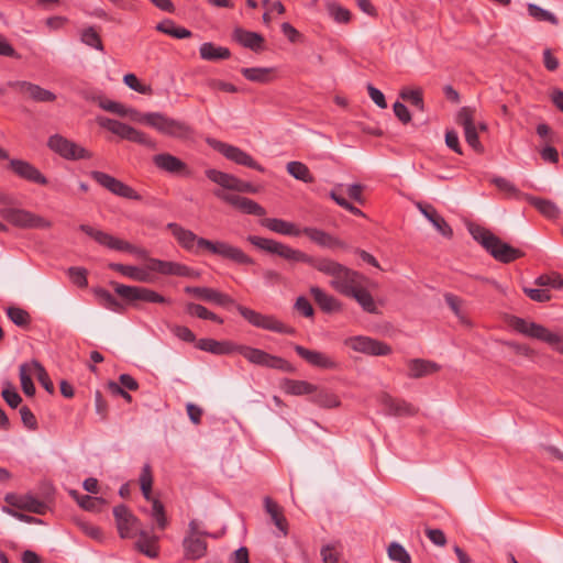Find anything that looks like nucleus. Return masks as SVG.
Listing matches in <instances>:
<instances>
[{"label":"nucleus","instance_id":"obj_1","mask_svg":"<svg viewBox=\"0 0 563 563\" xmlns=\"http://www.w3.org/2000/svg\"><path fill=\"white\" fill-rule=\"evenodd\" d=\"M96 101L103 110L133 122L145 124L164 135L179 140H186L191 135L192 131L189 125L162 112H140L135 108L126 107L103 97L97 98Z\"/></svg>","mask_w":563,"mask_h":563},{"label":"nucleus","instance_id":"obj_2","mask_svg":"<svg viewBox=\"0 0 563 563\" xmlns=\"http://www.w3.org/2000/svg\"><path fill=\"white\" fill-rule=\"evenodd\" d=\"M328 276L330 286L340 294L351 297L369 313H376L377 308L373 296L367 289L369 280L362 274L335 262Z\"/></svg>","mask_w":563,"mask_h":563},{"label":"nucleus","instance_id":"obj_3","mask_svg":"<svg viewBox=\"0 0 563 563\" xmlns=\"http://www.w3.org/2000/svg\"><path fill=\"white\" fill-rule=\"evenodd\" d=\"M249 241L253 245L269 253L276 254L289 262L307 263L327 276L329 275V273H331L330 271L332 269L335 263V261L328 257H312L299 250L292 249L286 244L276 242L274 240L252 235L249 236Z\"/></svg>","mask_w":563,"mask_h":563},{"label":"nucleus","instance_id":"obj_4","mask_svg":"<svg viewBox=\"0 0 563 563\" xmlns=\"http://www.w3.org/2000/svg\"><path fill=\"white\" fill-rule=\"evenodd\" d=\"M470 233L498 261L508 263L522 255L519 250L503 242L492 232L479 225H471Z\"/></svg>","mask_w":563,"mask_h":563},{"label":"nucleus","instance_id":"obj_5","mask_svg":"<svg viewBox=\"0 0 563 563\" xmlns=\"http://www.w3.org/2000/svg\"><path fill=\"white\" fill-rule=\"evenodd\" d=\"M508 323L516 331L527 336L544 341L563 354V336L551 332L545 327L517 317L509 318Z\"/></svg>","mask_w":563,"mask_h":563},{"label":"nucleus","instance_id":"obj_6","mask_svg":"<svg viewBox=\"0 0 563 563\" xmlns=\"http://www.w3.org/2000/svg\"><path fill=\"white\" fill-rule=\"evenodd\" d=\"M7 206L0 209V216L11 224L22 229H49L53 223L46 218L24 209Z\"/></svg>","mask_w":563,"mask_h":563},{"label":"nucleus","instance_id":"obj_7","mask_svg":"<svg viewBox=\"0 0 563 563\" xmlns=\"http://www.w3.org/2000/svg\"><path fill=\"white\" fill-rule=\"evenodd\" d=\"M97 122L101 128L109 130L123 140H128L151 148L156 146L155 141L151 136L137 129H134L131 125L107 117H99Z\"/></svg>","mask_w":563,"mask_h":563},{"label":"nucleus","instance_id":"obj_8","mask_svg":"<svg viewBox=\"0 0 563 563\" xmlns=\"http://www.w3.org/2000/svg\"><path fill=\"white\" fill-rule=\"evenodd\" d=\"M207 536L210 534L202 529V523L199 520L192 519L189 522L188 531L183 542L187 559L197 560L206 554L207 542L203 538Z\"/></svg>","mask_w":563,"mask_h":563},{"label":"nucleus","instance_id":"obj_9","mask_svg":"<svg viewBox=\"0 0 563 563\" xmlns=\"http://www.w3.org/2000/svg\"><path fill=\"white\" fill-rule=\"evenodd\" d=\"M79 229L101 245L108 246L109 249H112L115 251L130 252V253H134L141 257H145L144 251L139 250V249L134 247L132 244H130L129 242L118 239L102 230L96 229L88 224H81L79 227Z\"/></svg>","mask_w":563,"mask_h":563},{"label":"nucleus","instance_id":"obj_10","mask_svg":"<svg viewBox=\"0 0 563 563\" xmlns=\"http://www.w3.org/2000/svg\"><path fill=\"white\" fill-rule=\"evenodd\" d=\"M112 286L115 292L125 299L131 305H136L137 301L145 302H157V303H167L168 300L157 294L154 290L143 287L135 286H126L123 284L112 283Z\"/></svg>","mask_w":563,"mask_h":563},{"label":"nucleus","instance_id":"obj_11","mask_svg":"<svg viewBox=\"0 0 563 563\" xmlns=\"http://www.w3.org/2000/svg\"><path fill=\"white\" fill-rule=\"evenodd\" d=\"M168 229L181 247L189 252L201 254L203 251H209L211 246V241L199 238L192 231L184 229L176 223H169Z\"/></svg>","mask_w":563,"mask_h":563},{"label":"nucleus","instance_id":"obj_12","mask_svg":"<svg viewBox=\"0 0 563 563\" xmlns=\"http://www.w3.org/2000/svg\"><path fill=\"white\" fill-rule=\"evenodd\" d=\"M235 350L253 364L286 372L292 371V367L285 360L271 355L262 350L243 345L235 347Z\"/></svg>","mask_w":563,"mask_h":563},{"label":"nucleus","instance_id":"obj_13","mask_svg":"<svg viewBox=\"0 0 563 563\" xmlns=\"http://www.w3.org/2000/svg\"><path fill=\"white\" fill-rule=\"evenodd\" d=\"M207 177L222 187L223 189L234 190L240 192L256 194L258 188L250 183H245L231 174H227L217 169L206 170Z\"/></svg>","mask_w":563,"mask_h":563},{"label":"nucleus","instance_id":"obj_14","mask_svg":"<svg viewBox=\"0 0 563 563\" xmlns=\"http://www.w3.org/2000/svg\"><path fill=\"white\" fill-rule=\"evenodd\" d=\"M48 146L51 150L67 159H85L91 157V153L89 151L60 135L51 136L48 140Z\"/></svg>","mask_w":563,"mask_h":563},{"label":"nucleus","instance_id":"obj_15","mask_svg":"<svg viewBox=\"0 0 563 563\" xmlns=\"http://www.w3.org/2000/svg\"><path fill=\"white\" fill-rule=\"evenodd\" d=\"M4 501L7 504L5 507H10L14 510H21V511H27V512H34L37 515H44L46 512V505L34 497L31 494H7L4 497Z\"/></svg>","mask_w":563,"mask_h":563},{"label":"nucleus","instance_id":"obj_16","mask_svg":"<svg viewBox=\"0 0 563 563\" xmlns=\"http://www.w3.org/2000/svg\"><path fill=\"white\" fill-rule=\"evenodd\" d=\"M475 110L470 107L460 109L456 115V122L463 128L466 142L477 152H483L477 135V126L474 121Z\"/></svg>","mask_w":563,"mask_h":563},{"label":"nucleus","instance_id":"obj_17","mask_svg":"<svg viewBox=\"0 0 563 563\" xmlns=\"http://www.w3.org/2000/svg\"><path fill=\"white\" fill-rule=\"evenodd\" d=\"M113 515L122 538H134L142 530L140 520L125 506L115 507Z\"/></svg>","mask_w":563,"mask_h":563},{"label":"nucleus","instance_id":"obj_18","mask_svg":"<svg viewBox=\"0 0 563 563\" xmlns=\"http://www.w3.org/2000/svg\"><path fill=\"white\" fill-rule=\"evenodd\" d=\"M345 344L355 352L369 355H388L391 352L389 345L368 336H353L345 340Z\"/></svg>","mask_w":563,"mask_h":563},{"label":"nucleus","instance_id":"obj_19","mask_svg":"<svg viewBox=\"0 0 563 563\" xmlns=\"http://www.w3.org/2000/svg\"><path fill=\"white\" fill-rule=\"evenodd\" d=\"M238 309L240 313L254 327L279 333L292 332V330L287 329L282 322L272 316H264L242 306H240Z\"/></svg>","mask_w":563,"mask_h":563},{"label":"nucleus","instance_id":"obj_20","mask_svg":"<svg viewBox=\"0 0 563 563\" xmlns=\"http://www.w3.org/2000/svg\"><path fill=\"white\" fill-rule=\"evenodd\" d=\"M8 85L35 102H54L56 100L54 92L30 81H10Z\"/></svg>","mask_w":563,"mask_h":563},{"label":"nucleus","instance_id":"obj_21","mask_svg":"<svg viewBox=\"0 0 563 563\" xmlns=\"http://www.w3.org/2000/svg\"><path fill=\"white\" fill-rule=\"evenodd\" d=\"M213 146L216 150H218L221 154H223L228 159L244 165L254 169H257L260 172H263L264 168L257 164L246 152L242 151L241 148L229 145L221 142H214Z\"/></svg>","mask_w":563,"mask_h":563},{"label":"nucleus","instance_id":"obj_22","mask_svg":"<svg viewBox=\"0 0 563 563\" xmlns=\"http://www.w3.org/2000/svg\"><path fill=\"white\" fill-rule=\"evenodd\" d=\"M378 401L385 408V412L390 416H415L418 409L411 404L402 399H396L387 393H382L378 396Z\"/></svg>","mask_w":563,"mask_h":563},{"label":"nucleus","instance_id":"obj_23","mask_svg":"<svg viewBox=\"0 0 563 563\" xmlns=\"http://www.w3.org/2000/svg\"><path fill=\"white\" fill-rule=\"evenodd\" d=\"M208 252L229 258L239 264H253V260L250 256H247L242 250L227 242L211 241V246L209 247Z\"/></svg>","mask_w":563,"mask_h":563},{"label":"nucleus","instance_id":"obj_24","mask_svg":"<svg viewBox=\"0 0 563 563\" xmlns=\"http://www.w3.org/2000/svg\"><path fill=\"white\" fill-rule=\"evenodd\" d=\"M295 351L298 353L300 357L307 361L309 364L320 367L332 369L336 367L335 361H333L329 355L313 350H308L301 345H295Z\"/></svg>","mask_w":563,"mask_h":563},{"label":"nucleus","instance_id":"obj_25","mask_svg":"<svg viewBox=\"0 0 563 563\" xmlns=\"http://www.w3.org/2000/svg\"><path fill=\"white\" fill-rule=\"evenodd\" d=\"M185 291L189 295H192L197 299L207 301V302H214L219 306H228L233 302V300L214 289L211 288H205V287H186Z\"/></svg>","mask_w":563,"mask_h":563},{"label":"nucleus","instance_id":"obj_26","mask_svg":"<svg viewBox=\"0 0 563 563\" xmlns=\"http://www.w3.org/2000/svg\"><path fill=\"white\" fill-rule=\"evenodd\" d=\"M416 207L443 236L452 235V229L446 223V221L438 213L433 206L421 201H417Z\"/></svg>","mask_w":563,"mask_h":563},{"label":"nucleus","instance_id":"obj_27","mask_svg":"<svg viewBox=\"0 0 563 563\" xmlns=\"http://www.w3.org/2000/svg\"><path fill=\"white\" fill-rule=\"evenodd\" d=\"M408 376L410 378H422L430 376L440 371L441 366L435 362L423 360V358H412L408 361Z\"/></svg>","mask_w":563,"mask_h":563},{"label":"nucleus","instance_id":"obj_28","mask_svg":"<svg viewBox=\"0 0 563 563\" xmlns=\"http://www.w3.org/2000/svg\"><path fill=\"white\" fill-rule=\"evenodd\" d=\"M10 165L12 170L24 179L40 185H45L47 183V179L40 173V170L27 162L13 159Z\"/></svg>","mask_w":563,"mask_h":563},{"label":"nucleus","instance_id":"obj_29","mask_svg":"<svg viewBox=\"0 0 563 563\" xmlns=\"http://www.w3.org/2000/svg\"><path fill=\"white\" fill-rule=\"evenodd\" d=\"M153 162L158 168L168 173L183 174L187 170V166L184 162L168 153L155 155Z\"/></svg>","mask_w":563,"mask_h":563},{"label":"nucleus","instance_id":"obj_30","mask_svg":"<svg viewBox=\"0 0 563 563\" xmlns=\"http://www.w3.org/2000/svg\"><path fill=\"white\" fill-rule=\"evenodd\" d=\"M301 233L321 247L335 249L342 246L341 241L317 228H303Z\"/></svg>","mask_w":563,"mask_h":563},{"label":"nucleus","instance_id":"obj_31","mask_svg":"<svg viewBox=\"0 0 563 563\" xmlns=\"http://www.w3.org/2000/svg\"><path fill=\"white\" fill-rule=\"evenodd\" d=\"M310 295L325 312L339 311L341 309L340 301L318 286L310 287Z\"/></svg>","mask_w":563,"mask_h":563},{"label":"nucleus","instance_id":"obj_32","mask_svg":"<svg viewBox=\"0 0 563 563\" xmlns=\"http://www.w3.org/2000/svg\"><path fill=\"white\" fill-rule=\"evenodd\" d=\"M109 267L113 271L119 272L123 276L140 283H148L152 279L151 274L147 269L139 266L123 265L118 263H111Z\"/></svg>","mask_w":563,"mask_h":563},{"label":"nucleus","instance_id":"obj_33","mask_svg":"<svg viewBox=\"0 0 563 563\" xmlns=\"http://www.w3.org/2000/svg\"><path fill=\"white\" fill-rule=\"evenodd\" d=\"M264 506L276 528L283 533V536H286L288 531V523L283 515L282 507L269 497L264 499Z\"/></svg>","mask_w":563,"mask_h":563},{"label":"nucleus","instance_id":"obj_34","mask_svg":"<svg viewBox=\"0 0 563 563\" xmlns=\"http://www.w3.org/2000/svg\"><path fill=\"white\" fill-rule=\"evenodd\" d=\"M280 387L286 394L294 396L313 395L318 390V386L313 384L294 379H284Z\"/></svg>","mask_w":563,"mask_h":563},{"label":"nucleus","instance_id":"obj_35","mask_svg":"<svg viewBox=\"0 0 563 563\" xmlns=\"http://www.w3.org/2000/svg\"><path fill=\"white\" fill-rule=\"evenodd\" d=\"M525 198L545 218L554 220L559 217L560 209L553 201L530 195H525Z\"/></svg>","mask_w":563,"mask_h":563},{"label":"nucleus","instance_id":"obj_36","mask_svg":"<svg viewBox=\"0 0 563 563\" xmlns=\"http://www.w3.org/2000/svg\"><path fill=\"white\" fill-rule=\"evenodd\" d=\"M137 541H136V548L147 555L148 558H155L158 553V537L150 533L146 530H140L137 533Z\"/></svg>","mask_w":563,"mask_h":563},{"label":"nucleus","instance_id":"obj_37","mask_svg":"<svg viewBox=\"0 0 563 563\" xmlns=\"http://www.w3.org/2000/svg\"><path fill=\"white\" fill-rule=\"evenodd\" d=\"M262 224L269 229L273 232L283 234V235H291L297 236L301 233L302 230L298 229L294 223L275 218L264 219Z\"/></svg>","mask_w":563,"mask_h":563},{"label":"nucleus","instance_id":"obj_38","mask_svg":"<svg viewBox=\"0 0 563 563\" xmlns=\"http://www.w3.org/2000/svg\"><path fill=\"white\" fill-rule=\"evenodd\" d=\"M444 300L461 323L467 327L472 325V322L467 317L465 301L462 298L448 292L444 295Z\"/></svg>","mask_w":563,"mask_h":563},{"label":"nucleus","instance_id":"obj_39","mask_svg":"<svg viewBox=\"0 0 563 563\" xmlns=\"http://www.w3.org/2000/svg\"><path fill=\"white\" fill-rule=\"evenodd\" d=\"M201 58L206 60H220L230 57L231 53L229 48L222 46H216L212 43H203L199 49Z\"/></svg>","mask_w":563,"mask_h":563},{"label":"nucleus","instance_id":"obj_40","mask_svg":"<svg viewBox=\"0 0 563 563\" xmlns=\"http://www.w3.org/2000/svg\"><path fill=\"white\" fill-rule=\"evenodd\" d=\"M312 401L323 408H338L341 405L339 397L329 389L319 388L313 394Z\"/></svg>","mask_w":563,"mask_h":563},{"label":"nucleus","instance_id":"obj_41","mask_svg":"<svg viewBox=\"0 0 563 563\" xmlns=\"http://www.w3.org/2000/svg\"><path fill=\"white\" fill-rule=\"evenodd\" d=\"M234 38L244 45L245 47H250L251 49H257L261 47L263 43V37L254 32H249L243 29H235Z\"/></svg>","mask_w":563,"mask_h":563},{"label":"nucleus","instance_id":"obj_42","mask_svg":"<svg viewBox=\"0 0 563 563\" xmlns=\"http://www.w3.org/2000/svg\"><path fill=\"white\" fill-rule=\"evenodd\" d=\"M241 73L243 76L255 82L265 84L271 81L272 75L274 74V68H265V67H252V68H242Z\"/></svg>","mask_w":563,"mask_h":563},{"label":"nucleus","instance_id":"obj_43","mask_svg":"<svg viewBox=\"0 0 563 563\" xmlns=\"http://www.w3.org/2000/svg\"><path fill=\"white\" fill-rule=\"evenodd\" d=\"M34 376L33 363H24L20 366V380L23 393L26 396H33L35 394V387L32 382Z\"/></svg>","mask_w":563,"mask_h":563},{"label":"nucleus","instance_id":"obj_44","mask_svg":"<svg viewBox=\"0 0 563 563\" xmlns=\"http://www.w3.org/2000/svg\"><path fill=\"white\" fill-rule=\"evenodd\" d=\"M197 346L202 351L213 354H228L234 350V347L230 346L228 343L212 339H201L198 341Z\"/></svg>","mask_w":563,"mask_h":563},{"label":"nucleus","instance_id":"obj_45","mask_svg":"<svg viewBox=\"0 0 563 563\" xmlns=\"http://www.w3.org/2000/svg\"><path fill=\"white\" fill-rule=\"evenodd\" d=\"M97 297L100 300V303L117 313H122L124 311V306L121 303L118 299H115L109 291L104 289H97L96 291Z\"/></svg>","mask_w":563,"mask_h":563},{"label":"nucleus","instance_id":"obj_46","mask_svg":"<svg viewBox=\"0 0 563 563\" xmlns=\"http://www.w3.org/2000/svg\"><path fill=\"white\" fill-rule=\"evenodd\" d=\"M287 172L295 177L296 179H299L305 183H312L313 177L309 172V168L300 163V162H289L287 164Z\"/></svg>","mask_w":563,"mask_h":563},{"label":"nucleus","instance_id":"obj_47","mask_svg":"<svg viewBox=\"0 0 563 563\" xmlns=\"http://www.w3.org/2000/svg\"><path fill=\"white\" fill-rule=\"evenodd\" d=\"M157 31L168 34L176 38H186L191 35V32L187 29L176 26L174 22L166 20L156 26Z\"/></svg>","mask_w":563,"mask_h":563},{"label":"nucleus","instance_id":"obj_48","mask_svg":"<svg viewBox=\"0 0 563 563\" xmlns=\"http://www.w3.org/2000/svg\"><path fill=\"white\" fill-rule=\"evenodd\" d=\"M327 10L330 16L338 23H347L351 20V12L336 2H328Z\"/></svg>","mask_w":563,"mask_h":563},{"label":"nucleus","instance_id":"obj_49","mask_svg":"<svg viewBox=\"0 0 563 563\" xmlns=\"http://www.w3.org/2000/svg\"><path fill=\"white\" fill-rule=\"evenodd\" d=\"M151 503L152 507L150 510V516L153 518V520H155L157 527L163 530L167 527L168 523L164 506L157 499H153Z\"/></svg>","mask_w":563,"mask_h":563},{"label":"nucleus","instance_id":"obj_50","mask_svg":"<svg viewBox=\"0 0 563 563\" xmlns=\"http://www.w3.org/2000/svg\"><path fill=\"white\" fill-rule=\"evenodd\" d=\"M528 12L533 19H536L538 21H547L553 25H556L559 23L558 18L553 13L542 9L541 7H539L537 4L529 3Z\"/></svg>","mask_w":563,"mask_h":563},{"label":"nucleus","instance_id":"obj_51","mask_svg":"<svg viewBox=\"0 0 563 563\" xmlns=\"http://www.w3.org/2000/svg\"><path fill=\"white\" fill-rule=\"evenodd\" d=\"M387 552H388L389 559L395 562H399V563H410L411 562L409 553L406 551V549L401 544H399L397 542H391L387 549Z\"/></svg>","mask_w":563,"mask_h":563},{"label":"nucleus","instance_id":"obj_52","mask_svg":"<svg viewBox=\"0 0 563 563\" xmlns=\"http://www.w3.org/2000/svg\"><path fill=\"white\" fill-rule=\"evenodd\" d=\"M152 484L153 477L151 473V467L148 465H145L140 476V485L145 499L148 501L154 499L152 497Z\"/></svg>","mask_w":563,"mask_h":563},{"label":"nucleus","instance_id":"obj_53","mask_svg":"<svg viewBox=\"0 0 563 563\" xmlns=\"http://www.w3.org/2000/svg\"><path fill=\"white\" fill-rule=\"evenodd\" d=\"M71 496L77 500L79 506L85 510L95 511L98 506L103 503L101 498L90 497L87 495H79L77 492H71Z\"/></svg>","mask_w":563,"mask_h":563},{"label":"nucleus","instance_id":"obj_54","mask_svg":"<svg viewBox=\"0 0 563 563\" xmlns=\"http://www.w3.org/2000/svg\"><path fill=\"white\" fill-rule=\"evenodd\" d=\"M186 309L189 314L197 316L198 318L210 319V320L217 321L219 323L222 322V319H220L217 314L210 312L203 306L190 302V303H187Z\"/></svg>","mask_w":563,"mask_h":563},{"label":"nucleus","instance_id":"obj_55","mask_svg":"<svg viewBox=\"0 0 563 563\" xmlns=\"http://www.w3.org/2000/svg\"><path fill=\"white\" fill-rule=\"evenodd\" d=\"M32 363H33L34 376L37 378L40 384L48 393H53L54 385H53L52 380L49 379L48 374L46 373L45 368L40 363H37L36 361H32Z\"/></svg>","mask_w":563,"mask_h":563},{"label":"nucleus","instance_id":"obj_56","mask_svg":"<svg viewBox=\"0 0 563 563\" xmlns=\"http://www.w3.org/2000/svg\"><path fill=\"white\" fill-rule=\"evenodd\" d=\"M400 98L405 101L410 102L419 109L423 108V99H422V90L421 89H410L404 88L400 91Z\"/></svg>","mask_w":563,"mask_h":563},{"label":"nucleus","instance_id":"obj_57","mask_svg":"<svg viewBox=\"0 0 563 563\" xmlns=\"http://www.w3.org/2000/svg\"><path fill=\"white\" fill-rule=\"evenodd\" d=\"M81 41L86 45L91 46L96 49L102 51L103 48L100 36L93 27H88L82 31Z\"/></svg>","mask_w":563,"mask_h":563},{"label":"nucleus","instance_id":"obj_58","mask_svg":"<svg viewBox=\"0 0 563 563\" xmlns=\"http://www.w3.org/2000/svg\"><path fill=\"white\" fill-rule=\"evenodd\" d=\"M123 82L131 89L140 92V93H144V95H151L152 93V88L151 86H147V85H144L142 82H140V80L137 79V77L134 75V74H126L124 75L123 77Z\"/></svg>","mask_w":563,"mask_h":563},{"label":"nucleus","instance_id":"obj_59","mask_svg":"<svg viewBox=\"0 0 563 563\" xmlns=\"http://www.w3.org/2000/svg\"><path fill=\"white\" fill-rule=\"evenodd\" d=\"M7 314L9 319L19 327L27 324L30 320L29 313L25 310L16 307L8 308Z\"/></svg>","mask_w":563,"mask_h":563},{"label":"nucleus","instance_id":"obj_60","mask_svg":"<svg viewBox=\"0 0 563 563\" xmlns=\"http://www.w3.org/2000/svg\"><path fill=\"white\" fill-rule=\"evenodd\" d=\"M321 558L323 563H341V552L336 545L327 544L321 549Z\"/></svg>","mask_w":563,"mask_h":563},{"label":"nucleus","instance_id":"obj_61","mask_svg":"<svg viewBox=\"0 0 563 563\" xmlns=\"http://www.w3.org/2000/svg\"><path fill=\"white\" fill-rule=\"evenodd\" d=\"M240 210L247 214H254L258 217H263L266 214V210L262 206L245 197L242 201Z\"/></svg>","mask_w":563,"mask_h":563},{"label":"nucleus","instance_id":"obj_62","mask_svg":"<svg viewBox=\"0 0 563 563\" xmlns=\"http://www.w3.org/2000/svg\"><path fill=\"white\" fill-rule=\"evenodd\" d=\"M111 192L117 196L128 198V199H134V200L141 199L140 195L135 190H133L131 187H129L128 185L123 184L120 180L117 183V185L114 186V188Z\"/></svg>","mask_w":563,"mask_h":563},{"label":"nucleus","instance_id":"obj_63","mask_svg":"<svg viewBox=\"0 0 563 563\" xmlns=\"http://www.w3.org/2000/svg\"><path fill=\"white\" fill-rule=\"evenodd\" d=\"M91 176L98 184L110 191L113 190L114 186L119 181L117 178L101 172H92Z\"/></svg>","mask_w":563,"mask_h":563},{"label":"nucleus","instance_id":"obj_64","mask_svg":"<svg viewBox=\"0 0 563 563\" xmlns=\"http://www.w3.org/2000/svg\"><path fill=\"white\" fill-rule=\"evenodd\" d=\"M68 275L74 284L79 287L87 286V271L80 267H70Z\"/></svg>","mask_w":563,"mask_h":563}]
</instances>
